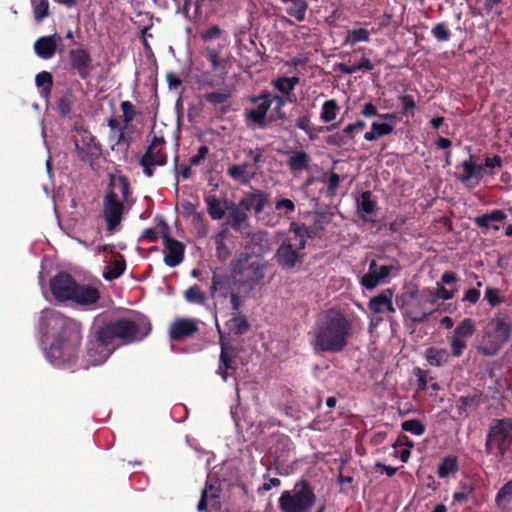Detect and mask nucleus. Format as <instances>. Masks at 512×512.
<instances>
[{"mask_svg": "<svg viewBox=\"0 0 512 512\" xmlns=\"http://www.w3.org/2000/svg\"><path fill=\"white\" fill-rule=\"evenodd\" d=\"M475 330L476 327L473 320L465 318L456 326L453 336L467 341L474 334Z\"/></svg>", "mask_w": 512, "mask_h": 512, "instance_id": "2f4dec72", "label": "nucleus"}, {"mask_svg": "<svg viewBox=\"0 0 512 512\" xmlns=\"http://www.w3.org/2000/svg\"><path fill=\"white\" fill-rule=\"evenodd\" d=\"M83 146L87 154L92 156H97L100 154V144L97 139L90 133H83Z\"/></svg>", "mask_w": 512, "mask_h": 512, "instance_id": "c9c22d12", "label": "nucleus"}, {"mask_svg": "<svg viewBox=\"0 0 512 512\" xmlns=\"http://www.w3.org/2000/svg\"><path fill=\"white\" fill-rule=\"evenodd\" d=\"M101 330L117 347L143 339L150 331V323L143 316H134L117 320Z\"/></svg>", "mask_w": 512, "mask_h": 512, "instance_id": "20e7f679", "label": "nucleus"}, {"mask_svg": "<svg viewBox=\"0 0 512 512\" xmlns=\"http://www.w3.org/2000/svg\"><path fill=\"white\" fill-rule=\"evenodd\" d=\"M121 109L123 111L125 121H131L134 113L133 105L129 101H124L121 103Z\"/></svg>", "mask_w": 512, "mask_h": 512, "instance_id": "052dcab7", "label": "nucleus"}, {"mask_svg": "<svg viewBox=\"0 0 512 512\" xmlns=\"http://www.w3.org/2000/svg\"><path fill=\"white\" fill-rule=\"evenodd\" d=\"M461 169L463 173L459 175V180L462 183H468L474 179L479 181L486 173L484 167L475 164L471 158L462 162Z\"/></svg>", "mask_w": 512, "mask_h": 512, "instance_id": "5701e85b", "label": "nucleus"}, {"mask_svg": "<svg viewBox=\"0 0 512 512\" xmlns=\"http://www.w3.org/2000/svg\"><path fill=\"white\" fill-rule=\"evenodd\" d=\"M166 79L170 89H177L181 85V81L174 73H168Z\"/></svg>", "mask_w": 512, "mask_h": 512, "instance_id": "338daca9", "label": "nucleus"}, {"mask_svg": "<svg viewBox=\"0 0 512 512\" xmlns=\"http://www.w3.org/2000/svg\"><path fill=\"white\" fill-rule=\"evenodd\" d=\"M36 85L41 88L40 94L47 98L52 87V76L49 72L43 71L35 78Z\"/></svg>", "mask_w": 512, "mask_h": 512, "instance_id": "72a5a7b5", "label": "nucleus"}, {"mask_svg": "<svg viewBox=\"0 0 512 512\" xmlns=\"http://www.w3.org/2000/svg\"><path fill=\"white\" fill-rule=\"evenodd\" d=\"M253 106L246 112L248 124L263 127L269 122L282 120L285 117L282 111L285 101L282 97L264 93L251 99Z\"/></svg>", "mask_w": 512, "mask_h": 512, "instance_id": "39448f33", "label": "nucleus"}, {"mask_svg": "<svg viewBox=\"0 0 512 512\" xmlns=\"http://www.w3.org/2000/svg\"><path fill=\"white\" fill-rule=\"evenodd\" d=\"M184 298L189 303L204 304L206 301V295L196 285L190 287L184 292Z\"/></svg>", "mask_w": 512, "mask_h": 512, "instance_id": "4c0bfd02", "label": "nucleus"}, {"mask_svg": "<svg viewBox=\"0 0 512 512\" xmlns=\"http://www.w3.org/2000/svg\"><path fill=\"white\" fill-rule=\"evenodd\" d=\"M506 219V214L502 210H493L475 218V223L482 228H490L492 223L500 222Z\"/></svg>", "mask_w": 512, "mask_h": 512, "instance_id": "c756f323", "label": "nucleus"}, {"mask_svg": "<svg viewBox=\"0 0 512 512\" xmlns=\"http://www.w3.org/2000/svg\"><path fill=\"white\" fill-rule=\"evenodd\" d=\"M308 156L304 152L294 153L289 160V166L293 171H302L307 167Z\"/></svg>", "mask_w": 512, "mask_h": 512, "instance_id": "a19ab883", "label": "nucleus"}, {"mask_svg": "<svg viewBox=\"0 0 512 512\" xmlns=\"http://www.w3.org/2000/svg\"><path fill=\"white\" fill-rule=\"evenodd\" d=\"M208 152L209 150L206 146H201L197 153L190 158V164L193 166L199 165L206 158Z\"/></svg>", "mask_w": 512, "mask_h": 512, "instance_id": "5fc2aeb1", "label": "nucleus"}, {"mask_svg": "<svg viewBox=\"0 0 512 512\" xmlns=\"http://www.w3.org/2000/svg\"><path fill=\"white\" fill-rule=\"evenodd\" d=\"M60 40L56 34L39 38L34 44L35 53L42 59H50L55 54Z\"/></svg>", "mask_w": 512, "mask_h": 512, "instance_id": "6ab92c4d", "label": "nucleus"}, {"mask_svg": "<svg viewBox=\"0 0 512 512\" xmlns=\"http://www.w3.org/2000/svg\"><path fill=\"white\" fill-rule=\"evenodd\" d=\"M34 15L39 22L48 16L49 3L48 0H34Z\"/></svg>", "mask_w": 512, "mask_h": 512, "instance_id": "09e8293b", "label": "nucleus"}, {"mask_svg": "<svg viewBox=\"0 0 512 512\" xmlns=\"http://www.w3.org/2000/svg\"><path fill=\"white\" fill-rule=\"evenodd\" d=\"M512 444V421L496 420L490 427L486 441L488 453H497L503 456Z\"/></svg>", "mask_w": 512, "mask_h": 512, "instance_id": "9d476101", "label": "nucleus"}, {"mask_svg": "<svg viewBox=\"0 0 512 512\" xmlns=\"http://www.w3.org/2000/svg\"><path fill=\"white\" fill-rule=\"evenodd\" d=\"M205 55L211 63L212 68L217 69L219 67L220 52L216 49L209 48L206 50Z\"/></svg>", "mask_w": 512, "mask_h": 512, "instance_id": "6e6d98bb", "label": "nucleus"}, {"mask_svg": "<svg viewBox=\"0 0 512 512\" xmlns=\"http://www.w3.org/2000/svg\"><path fill=\"white\" fill-rule=\"evenodd\" d=\"M111 187L112 191L108 192L103 199V217L107 230L113 233L118 229L124 213L122 201L119 200L114 190L118 188L122 194V200L125 201L129 196V186L127 180L120 176L112 179Z\"/></svg>", "mask_w": 512, "mask_h": 512, "instance_id": "423d86ee", "label": "nucleus"}, {"mask_svg": "<svg viewBox=\"0 0 512 512\" xmlns=\"http://www.w3.org/2000/svg\"><path fill=\"white\" fill-rule=\"evenodd\" d=\"M369 38L370 33L368 30L364 28H358L347 32L344 38V44L353 46L358 42H368Z\"/></svg>", "mask_w": 512, "mask_h": 512, "instance_id": "473e14b6", "label": "nucleus"}, {"mask_svg": "<svg viewBox=\"0 0 512 512\" xmlns=\"http://www.w3.org/2000/svg\"><path fill=\"white\" fill-rule=\"evenodd\" d=\"M424 357L429 365L440 367L450 360V353L445 348L429 347L425 350Z\"/></svg>", "mask_w": 512, "mask_h": 512, "instance_id": "393cba45", "label": "nucleus"}, {"mask_svg": "<svg viewBox=\"0 0 512 512\" xmlns=\"http://www.w3.org/2000/svg\"><path fill=\"white\" fill-rule=\"evenodd\" d=\"M246 219H247L246 213L241 211L238 207L233 206L229 210L228 222L232 227H234L236 229L242 228Z\"/></svg>", "mask_w": 512, "mask_h": 512, "instance_id": "f704fd0d", "label": "nucleus"}, {"mask_svg": "<svg viewBox=\"0 0 512 512\" xmlns=\"http://www.w3.org/2000/svg\"><path fill=\"white\" fill-rule=\"evenodd\" d=\"M449 344H450V348H451V354L454 357H460L464 353L465 349L467 348L466 340L460 339L453 335L449 338Z\"/></svg>", "mask_w": 512, "mask_h": 512, "instance_id": "49530a36", "label": "nucleus"}, {"mask_svg": "<svg viewBox=\"0 0 512 512\" xmlns=\"http://www.w3.org/2000/svg\"><path fill=\"white\" fill-rule=\"evenodd\" d=\"M510 326L502 317H493L484 328L479 351L487 356L495 355L510 336Z\"/></svg>", "mask_w": 512, "mask_h": 512, "instance_id": "0eeeda50", "label": "nucleus"}, {"mask_svg": "<svg viewBox=\"0 0 512 512\" xmlns=\"http://www.w3.org/2000/svg\"><path fill=\"white\" fill-rule=\"evenodd\" d=\"M115 348L116 344L112 343L106 335H103L101 329L98 330L88 342L83 368L103 364Z\"/></svg>", "mask_w": 512, "mask_h": 512, "instance_id": "1a4fd4ad", "label": "nucleus"}, {"mask_svg": "<svg viewBox=\"0 0 512 512\" xmlns=\"http://www.w3.org/2000/svg\"><path fill=\"white\" fill-rule=\"evenodd\" d=\"M40 332L46 357L57 367H70L81 340L79 326L51 309H44L40 317Z\"/></svg>", "mask_w": 512, "mask_h": 512, "instance_id": "f257e3e1", "label": "nucleus"}, {"mask_svg": "<svg viewBox=\"0 0 512 512\" xmlns=\"http://www.w3.org/2000/svg\"><path fill=\"white\" fill-rule=\"evenodd\" d=\"M221 35V30L218 26H211L201 34L204 41H210L218 38Z\"/></svg>", "mask_w": 512, "mask_h": 512, "instance_id": "4d7b16f0", "label": "nucleus"}, {"mask_svg": "<svg viewBox=\"0 0 512 512\" xmlns=\"http://www.w3.org/2000/svg\"><path fill=\"white\" fill-rule=\"evenodd\" d=\"M205 203L207 205L208 214L214 220L223 218L226 211L228 210L227 202L225 200L218 199L214 195L206 196Z\"/></svg>", "mask_w": 512, "mask_h": 512, "instance_id": "a878e982", "label": "nucleus"}, {"mask_svg": "<svg viewBox=\"0 0 512 512\" xmlns=\"http://www.w3.org/2000/svg\"><path fill=\"white\" fill-rule=\"evenodd\" d=\"M339 105L336 100L331 99L323 103L320 113V119L324 123L332 122L336 119L339 112Z\"/></svg>", "mask_w": 512, "mask_h": 512, "instance_id": "7c9ffc66", "label": "nucleus"}, {"mask_svg": "<svg viewBox=\"0 0 512 512\" xmlns=\"http://www.w3.org/2000/svg\"><path fill=\"white\" fill-rule=\"evenodd\" d=\"M378 118L382 120V122L374 121L371 124L372 130H374L379 137L391 134L397 123L396 115L393 113H385L378 115Z\"/></svg>", "mask_w": 512, "mask_h": 512, "instance_id": "4be33fe9", "label": "nucleus"}, {"mask_svg": "<svg viewBox=\"0 0 512 512\" xmlns=\"http://www.w3.org/2000/svg\"><path fill=\"white\" fill-rule=\"evenodd\" d=\"M458 469L455 457H446L438 468V475L441 478L447 477Z\"/></svg>", "mask_w": 512, "mask_h": 512, "instance_id": "ea45409f", "label": "nucleus"}, {"mask_svg": "<svg viewBox=\"0 0 512 512\" xmlns=\"http://www.w3.org/2000/svg\"><path fill=\"white\" fill-rule=\"evenodd\" d=\"M350 331V322L343 314L328 311L314 330L313 345L320 351L338 352L346 346Z\"/></svg>", "mask_w": 512, "mask_h": 512, "instance_id": "f03ea898", "label": "nucleus"}, {"mask_svg": "<svg viewBox=\"0 0 512 512\" xmlns=\"http://www.w3.org/2000/svg\"><path fill=\"white\" fill-rule=\"evenodd\" d=\"M361 114L364 116V117H372V116H377L379 114H377V108L375 105H373L372 103H365L362 110H361Z\"/></svg>", "mask_w": 512, "mask_h": 512, "instance_id": "e2e57ef3", "label": "nucleus"}, {"mask_svg": "<svg viewBox=\"0 0 512 512\" xmlns=\"http://www.w3.org/2000/svg\"><path fill=\"white\" fill-rule=\"evenodd\" d=\"M415 376L417 377L418 386L421 390H428V376L427 372L417 368L414 371Z\"/></svg>", "mask_w": 512, "mask_h": 512, "instance_id": "603ef678", "label": "nucleus"}, {"mask_svg": "<svg viewBox=\"0 0 512 512\" xmlns=\"http://www.w3.org/2000/svg\"><path fill=\"white\" fill-rule=\"evenodd\" d=\"M50 289L57 301H71L81 306L92 305L100 298V292L96 287L78 285L74 278L67 273H59L54 276L50 281Z\"/></svg>", "mask_w": 512, "mask_h": 512, "instance_id": "7ed1b4c3", "label": "nucleus"}, {"mask_svg": "<svg viewBox=\"0 0 512 512\" xmlns=\"http://www.w3.org/2000/svg\"><path fill=\"white\" fill-rule=\"evenodd\" d=\"M327 143L335 146H342L346 143L345 138L340 134H334L328 137Z\"/></svg>", "mask_w": 512, "mask_h": 512, "instance_id": "69168bd1", "label": "nucleus"}, {"mask_svg": "<svg viewBox=\"0 0 512 512\" xmlns=\"http://www.w3.org/2000/svg\"><path fill=\"white\" fill-rule=\"evenodd\" d=\"M286 13L301 22L305 19L308 5L305 0H281Z\"/></svg>", "mask_w": 512, "mask_h": 512, "instance_id": "bb28decb", "label": "nucleus"}, {"mask_svg": "<svg viewBox=\"0 0 512 512\" xmlns=\"http://www.w3.org/2000/svg\"><path fill=\"white\" fill-rule=\"evenodd\" d=\"M432 34L434 35V37L436 39L441 40V41H445L449 38L448 29L446 28V26L444 24H437L432 29Z\"/></svg>", "mask_w": 512, "mask_h": 512, "instance_id": "864d4df0", "label": "nucleus"}, {"mask_svg": "<svg viewBox=\"0 0 512 512\" xmlns=\"http://www.w3.org/2000/svg\"><path fill=\"white\" fill-rule=\"evenodd\" d=\"M406 314L413 322H420L427 317L429 311L425 307L424 302L418 299H413L406 305Z\"/></svg>", "mask_w": 512, "mask_h": 512, "instance_id": "cd10ccee", "label": "nucleus"}, {"mask_svg": "<svg viewBox=\"0 0 512 512\" xmlns=\"http://www.w3.org/2000/svg\"><path fill=\"white\" fill-rule=\"evenodd\" d=\"M164 262L169 267L179 265L183 260L184 245L172 239L169 235H163Z\"/></svg>", "mask_w": 512, "mask_h": 512, "instance_id": "4468645a", "label": "nucleus"}, {"mask_svg": "<svg viewBox=\"0 0 512 512\" xmlns=\"http://www.w3.org/2000/svg\"><path fill=\"white\" fill-rule=\"evenodd\" d=\"M396 268L392 265L377 266L375 260L369 265L368 272L361 278V284L368 290L376 288L384 282Z\"/></svg>", "mask_w": 512, "mask_h": 512, "instance_id": "f8f14e48", "label": "nucleus"}, {"mask_svg": "<svg viewBox=\"0 0 512 512\" xmlns=\"http://www.w3.org/2000/svg\"><path fill=\"white\" fill-rule=\"evenodd\" d=\"M109 126L111 127L113 137L115 138V143L112 144V149H114L115 146L120 144V141L123 138V132L122 130L116 128L115 122L113 120L109 121Z\"/></svg>", "mask_w": 512, "mask_h": 512, "instance_id": "680f3d73", "label": "nucleus"}, {"mask_svg": "<svg viewBox=\"0 0 512 512\" xmlns=\"http://www.w3.org/2000/svg\"><path fill=\"white\" fill-rule=\"evenodd\" d=\"M315 503V494L307 482L295 484L292 490L284 491L279 499L283 512H310Z\"/></svg>", "mask_w": 512, "mask_h": 512, "instance_id": "6e6552de", "label": "nucleus"}, {"mask_svg": "<svg viewBox=\"0 0 512 512\" xmlns=\"http://www.w3.org/2000/svg\"><path fill=\"white\" fill-rule=\"evenodd\" d=\"M454 294H455V292L453 290H448L442 284L437 283V292H436L437 298H440L443 300H449L454 297Z\"/></svg>", "mask_w": 512, "mask_h": 512, "instance_id": "13d9d810", "label": "nucleus"}, {"mask_svg": "<svg viewBox=\"0 0 512 512\" xmlns=\"http://www.w3.org/2000/svg\"><path fill=\"white\" fill-rule=\"evenodd\" d=\"M183 12L189 19H194L200 15L201 2L200 0H187L183 6Z\"/></svg>", "mask_w": 512, "mask_h": 512, "instance_id": "c03bdc74", "label": "nucleus"}, {"mask_svg": "<svg viewBox=\"0 0 512 512\" xmlns=\"http://www.w3.org/2000/svg\"><path fill=\"white\" fill-rule=\"evenodd\" d=\"M480 298V291H478L477 289H469L463 300L464 301H468L469 303H472V304H475Z\"/></svg>", "mask_w": 512, "mask_h": 512, "instance_id": "0e129e2a", "label": "nucleus"}, {"mask_svg": "<svg viewBox=\"0 0 512 512\" xmlns=\"http://www.w3.org/2000/svg\"><path fill=\"white\" fill-rule=\"evenodd\" d=\"M485 299L492 307L505 302V298L501 295L500 291L493 287L486 288Z\"/></svg>", "mask_w": 512, "mask_h": 512, "instance_id": "de8ad7c7", "label": "nucleus"}, {"mask_svg": "<svg viewBox=\"0 0 512 512\" xmlns=\"http://www.w3.org/2000/svg\"><path fill=\"white\" fill-rule=\"evenodd\" d=\"M107 265L103 269V277L105 280L112 281L119 278L125 271L126 264L123 256L110 251L107 256Z\"/></svg>", "mask_w": 512, "mask_h": 512, "instance_id": "2eb2a0df", "label": "nucleus"}, {"mask_svg": "<svg viewBox=\"0 0 512 512\" xmlns=\"http://www.w3.org/2000/svg\"><path fill=\"white\" fill-rule=\"evenodd\" d=\"M301 257V251L294 247L291 241H284L275 254L278 264L285 269L295 267Z\"/></svg>", "mask_w": 512, "mask_h": 512, "instance_id": "ddd939ff", "label": "nucleus"}, {"mask_svg": "<svg viewBox=\"0 0 512 512\" xmlns=\"http://www.w3.org/2000/svg\"><path fill=\"white\" fill-rule=\"evenodd\" d=\"M339 69L341 72H343L345 74H353V73H355L359 70H363V69L370 71L373 69V65L369 59L362 58L360 60V62L357 64H353V65H349V66L346 64H340Z\"/></svg>", "mask_w": 512, "mask_h": 512, "instance_id": "e433bc0d", "label": "nucleus"}, {"mask_svg": "<svg viewBox=\"0 0 512 512\" xmlns=\"http://www.w3.org/2000/svg\"><path fill=\"white\" fill-rule=\"evenodd\" d=\"M72 66L77 70L81 78H86L92 69V60L89 53L83 48L70 51Z\"/></svg>", "mask_w": 512, "mask_h": 512, "instance_id": "dca6fc26", "label": "nucleus"}, {"mask_svg": "<svg viewBox=\"0 0 512 512\" xmlns=\"http://www.w3.org/2000/svg\"><path fill=\"white\" fill-rule=\"evenodd\" d=\"M275 209L280 213H290L295 210V204L290 199H280L275 203Z\"/></svg>", "mask_w": 512, "mask_h": 512, "instance_id": "3c124183", "label": "nucleus"}, {"mask_svg": "<svg viewBox=\"0 0 512 512\" xmlns=\"http://www.w3.org/2000/svg\"><path fill=\"white\" fill-rule=\"evenodd\" d=\"M231 358L228 356V353L222 348L220 355V364L217 370V373L221 376V378L226 381L228 378V369H231Z\"/></svg>", "mask_w": 512, "mask_h": 512, "instance_id": "a18cd8bd", "label": "nucleus"}, {"mask_svg": "<svg viewBox=\"0 0 512 512\" xmlns=\"http://www.w3.org/2000/svg\"><path fill=\"white\" fill-rule=\"evenodd\" d=\"M197 331V322L192 319H179L175 321L169 330L173 340H181L189 337Z\"/></svg>", "mask_w": 512, "mask_h": 512, "instance_id": "aec40b11", "label": "nucleus"}, {"mask_svg": "<svg viewBox=\"0 0 512 512\" xmlns=\"http://www.w3.org/2000/svg\"><path fill=\"white\" fill-rule=\"evenodd\" d=\"M392 291L387 289L379 295L370 299L368 307L374 314H381L384 312L394 313L395 308L392 302Z\"/></svg>", "mask_w": 512, "mask_h": 512, "instance_id": "a211bd4d", "label": "nucleus"}, {"mask_svg": "<svg viewBox=\"0 0 512 512\" xmlns=\"http://www.w3.org/2000/svg\"><path fill=\"white\" fill-rule=\"evenodd\" d=\"M163 145V138L154 137L140 160L143 171L148 177L153 175V168L155 166H163L166 164L167 158L163 153Z\"/></svg>", "mask_w": 512, "mask_h": 512, "instance_id": "9b49d317", "label": "nucleus"}, {"mask_svg": "<svg viewBox=\"0 0 512 512\" xmlns=\"http://www.w3.org/2000/svg\"><path fill=\"white\" fill-rule=\"evenodd\" d=\"M457 281V275L453 272H445L441 277L440 284L442 285H449L453 282Z\"/></svg>", "mask_w": 512, "mask_h": 512, "instance_id": "774afa93", "label": "nucleus"}, {"mask_svg": "<svg viewBox=\"0 0 512 512\" xmlns=\"http://www.w3.org/2000/svg\"><path fill=\"white\" fill-rule=\"evenodd\" d=\"M219 485L217 481L215 483H209L205 486L202 491L201 499L197 505L199 512L205 511L208 507L218 509L219 508Z\"/></svg>", "mask_w": 512, "mask_h": 512, "instance_id": "f3484780", "label": "nucleus"}, {"mask_svg": "<svg viewBox=\"0 0 512 512\" xmlns=\"http://www.w3.org/2000/svg\"><path fill=\"white\" fill-rule=\"evenodd\" d=\"M228 174L242 184H247L254 178V172L249 170L248 164L233 165L228 169Z\"/></svg>", "mask_w": 512, "mask_h": 512, "instance_id": "c85d7f7f", "label": "nucleus"}, {"mask_svg": "<svg viewBox=\"0 0 512 512\" xmlns=\"http://www.w3.org/2000/svg\"><path fill=\"white\" fill-rule=\"evenodd\" d=\"M298 83V78L296 77H282L273 82L274 87L285 94L290 93L295 85Z\"/></svg>", "mask_w": 512, "mask_h": 512, "instance_id": "58836bf2", "label": "nucleus"}, {"mask_svg": "<svg viewBox=\"0 0 512 512\" xmlns=\"http://www.w3.org/2000/svg\"><path fill=\"white\" fill-rule=\"evenodd\" d=\"M402 429L414 435L420 436L424 433L425 428L418 420H407L402 423Z\"/></svg>", "mask_w": 512, "mask_h": 512, "instance_id": "8fccbe9b", "label": "nucleus"}, {"mask_svg": "<svg viewBox=\"0 0 512 512\" xmlns=\"http://www.w3.org/2000/svg\"><path fill=\"white\" fill-rule=\"evenodd\" d=\"M267 202L268 195L261 191L255 190L242 198L239 204L245 210L253 209L256 214H259L264 209Z\"/></svg>", "mask_w": 512, "mask_h": 512, "instance_id": "412c9836", "label": "nucleus"}, {"mask_svg": "<svg viewBox=\"0 0 512 512\" xmlns=\"http://www.w3.org/2000/svg\"><path fill=\"white\" fill-rule=\"evenodd\" d=\"M375 207H376V204L375 202L371 199V194L370 192H364L359 201H358V208L359 210L365 214V215H370L373 213V211L375 210Z\"/></svg>", "mask_w": 512, "mask_h": 512, "instance_id": "79ce46f5", "label": "nucleus"}, {"mask_svg": "<svg viewBox=\"0 0 512 512\" xmlns=\"http://www.w3.org/2000/svg\"><path fill=\"white\" fill-rule=\"evenodd\" d=\"M289 231L292 235L286 241H291L294 247L302 251L305 248L307 239L310 237L308 228L292 222Z\"/></svg>", "mask_w": 512, "mask_h": 512, "instance_id": "b1692460", "label": "nucleus"}, {"mask_svg": "<svg viewBox=\"0 0 512 512\" xmlns=\"http://www.w3.org/2000/svg\"><path fill=\"white\" fill-rule=\"evenodd\" d=\"M512 499V479L508 481L497 493L496 503L499 506L506 505Z\"/></svg>", "mask_w": 512, "mask_h": 512, "instance_id": "37998d69", "label": "nucleus"}, {"mask_svg": "<svg viewBox=\"0 0 512 512\" xmlns=\"http://www.w3.org/2000/svg\"><path fill=\"white\" fill-rule=\"evenodd\" d=\"M502 166V159L500 156H493V157H489V158H486L485 160V163H484V169L487 168V169H495V168H501Z\"/></svg>", "mask_w": 512, "mask_h": 512, "instance_id": "bf43d9fd", "label": "nucleus"}]
</instances>
